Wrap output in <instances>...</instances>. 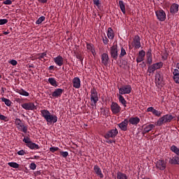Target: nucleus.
I'll list each match as a JSON object with an SVG mask.
<instances>
[{"label":"nucleus","mask_w":179,"mask_h":179,"mask_svg":"<svg viewBox=\"0 0 179 179\" xmlns=\"http://www.w3.org/2000/svg\"><path fill=\"white\" fill-rule=\"evenodd\" d=\"M53 61L57 66H62L64 65V57L61 55H58L56 57H54Z\"/></svg>","instance_id":"15"},{"label":"nucleus","mask_w":179,"mask_h":179,"mask_svg":"<svg viewBox=\"0 0 179 179\" xmlns=\"http://www.w3.org/2000/svg\"><path fill=\"white\" fill-rule=\"evenodd\" d=\"M60 155H62V157H68L69 153L67 151H61Z\"/></svg>","instance_id":"43"},{"label":"nucleus","mask_w":179,"mask_h":179,"mask_svg":"<svg viewBox=\"0 0 179 179\" xmlns=\"http://www.w3.org/2000/svg\"><path fill=\"white\" fill-rule=\"evenodd\" d=\"M148 64H149V65H151L152 60V52H150V53L148 54Z\"/></svg>","instance_id":"40"},{"label":"nucleus","mask_w":179,"mask_h":179,"mask_svg":"<svg viewBox=\"0 0 179 179\" xmlns=\"http://www.w3.org/2000/svg\"><path fill=\"white\" fill-rule=\"evenodd\" d=\"M8 23V20L6 19H0V26H2L3 24H6Z\"/></svg>","instance_id":"45"},{"label":"nucleus","mask_w":179,"mask_h":179,"mask_svg":"<svg viewBox=\"0 0 179 179\" xmlns=\"http://www.w3.org/2000/svg\"><path fill=\"white\" fill-rule=\"evenodd\" d=\"M107 36L109 40H113L114 38V31L111 27L108 29Z\"/></svg>","instance_id":"27"},{"label":"nucleus","mask_w":179,"mask_h":179,"mask_svg":"<svg viewBox=\"0 0 179 179\" xmlns=\"http://www.w3.org/2000/svg\"><path fill=\"white\" fill-rule=\"evenodd\" d=\"M119 6L123 15H125L127 13V10H125V3H124L123 1H119Z\"/></svg>","instance_id":"29"},{"label":"nucleus","mask_w":179,"mask_h":179,"mask_svg":"<svg viewBox=\"0 0 179 179\" xmlns=\"http://www.w3.org/2000/svg\"><path fill=\"white\" fill-rule=\"evenodd\" d=\"M87 50L92 52V54L95 56L96 55V50H94V46L93 44L87 43Z\"/></svg>","instance_id":"26"},{"label":"nucleus","mask_w":179,"mask_h":179,"mask_svg":"<svg viewBox=\"0 0 179 179\" xmlns=\"http://www.w3.org/2000/svg\"><path fill=\"white\" fill-rule=\"evenodd\" d=\"M128 124H129L128 120L125 119L124 121L119 123L117 125L119 128L121 129V131H127L128 129Z\"/></svg>","instance_id":"14"},{"label":"nucleus","mask_w":179,"mask_h":179,"mask_svg":"<svg viewBox=\"0 0 179 179\" xmlns=\"http://www.w3.org/2000/svg\"><path fill=\"white\" fill-rule=\"evenodd\" d=\"M155 127H156V124H150L147 125L143 129L144 134H148V132H150V131H152V129L155 128Z\"/></svg>","instance_id":"25"},{"label":"nucleus","mask_w":179,"mask_h":179,"mask_svg":"<svg viewBox=\"0 0 179 179\" xmlns=\"http://www.w3.org/2000/svg\"><path fill=\"white\" fill-rule=\"evenodd\" d=\"M17 154L19 155V156H24V155H26V152L23 150H21L18 151Z\"/></svg>","instance_id":"50"},{"label":"nucleus","mask_w":179,"mask_h":179,"mask_svg":"<svg viewBox=\"0 0 179 179\" xmlns=\"http://www.w3.org/2000/svg\"><path fill=\"white\" fill-rule=\"evenodd\" d=\"M101 64H103V65H105V66H107V65H108V62L110 61V58L108 57V54L107 53H103L101 55Z\"/></svg>","instance_id":"16"},{"label":"nucleus","mask_w":179,"mask_h":179,"mask_svg":"<svg viewBox=\"0 0 179 179\" xmlns=\"http://www.w3.org/2000/svg\"><path fill=\"white\" fill-rule=\"evenodd\" d=\"M45 20V17L41 16L36 21V24H41V23H43V22H44Z\"/></svg>","instance_id":"38"},{"label":"nucleus","mask_w":179,"mask_h":179,"mask_svg":"<svg viewBox=\"0 0 179 179\" xmlns=\"http://www.w3.org/2000/svg\"><path fill=\"white\" fill-rule=\"evenodd\" d=\"M62 93H64V89L57 88L52 93V96L55 98L61 97L62 96Z\"/></svg>","instance_id":"19"},{"label":"nucleus","mask_w":179,"mask_h":179,"mask_svg":"<svg viewBox=\"0 0 179 179\" xmlns=\"http://www.w3.org/2000/svg\"><path fill=\"white\" fill-rule=\"evenodd\" d=\"M155 83L160 86V85H163V75L160 73H157L155 74Z\"/></svg>","instance_id":"17"},{"label":"nucleus","mask_w":179,"mask_h":179,"mask_svg":"<svg viewBox=\"0 0 179 179\" xmlns=\"http://www.w3.org/2000/svg\"><path fill=\"white\" fill-rule=\"evenodd\" d=\"M173 79L175 83H178L179 85V70L177 69H174L173 71Z\"/></svg>","instance_id":"21"},{"label":"nucleus","mask_w":179,"mask_h":179,"mask_svg":"<svg viewBox=\"0 0 179 179\" xmlns=\"http://www.w3.org/2000/svg\"><path fill=\"white\" fill-rule=\"evenodd\" d=\"M90 101L92 108H96L97 107V102L99 101V92L96 90V88H92L90 90Z\"/></svg>","instance_id":"2"},{"label":"nucleus","mask_w":179,"mask_h":179,"mask_svg":"<svg viewBox=\"0 0 179 179\" xmlns=\"http://www.w3.org/2000/svg\"><path fill=\"white\" fill-rule=\"evenodd\" d=\"M21 106L24 108V110H27V111H33L34 110H37L36 105L31 102L22 103Z\"/></svg>","instance_id":"9"},{"label":"nucleus","mask_w":179,"mask_h":179,"mask_svg":"<svg viewBox=\"0 0 179 179\" xmlns=\"http://www.w3.org/2000/svg\"><path fill=\"white\" fill-rule=\"evenodd\" d=\"M94 5H96L99 8L100 6V1L99 0H93Z\"/></svg>","instance_id":"52"},{"label":"nucleus","mask_w":179,"mask_h":179,"mask_svg":"<svg viewBox=\"0 0 179 179\" xmlns=\"http://www.w3.org/2000/svg\"><path fill=\"white\" fill-rule=\"evenodd\" d=\"M41 114L48 124H55L58 121V117L55 115H52L48 110L44 109L41 110Z\"/></svg>","instance_id":"1"},{"label":"nucleus","mask_w":179,"mask_h":179,"mask_svg":"<svg viewBox=\"0 0 179 179\" xmlns=\"http://www.w3.org/2000/svg\"><path fill=\"white\" fill-rule=\"evenodd\" d=\"M132 45L136 49H139L141 48V37H139V36H136L134 38Z\"/></svg>","instance_id":"13"},{"label":"nucleus","mask_w":179,"mask_h":179,"mask_svg":"<svg viewBox=\"0 0 179 179\" xmlns=\"http://www.w3.org/2000/svg\"><path fill=\"white\" fill-rule=\"evenodd\" d=\"M36 167H37V165H36L34 163H31L29 165V169L31 170H36Z\"/></svg>","instance_id":"48"},{"label":"nucleus","mask_w":179,"mask_h":179,"mask_svg":"<svg viewBox=\"0 0 179 179\" xmlns=\"http://www.w3.org/2000/svg\"><path fill=\"white\" fill-rule=\"evenodd\" d=\"M49 71H52V69H54V66H50L48 68Z\"/></svg>","instance_id":"57"},{"label":"nucleus","mask_w":179,"mask_h":179,"mask_svg":"<svg viewBox=\"0 0 179 179\" xmlns=\"http://www.w3.org/2000/svg\"><path fill=\"white\" fill-rule=\"evenodd\" d=\"M128 121L131 125H138V122H141V119L138 117H130Z\"/></svg>","instance_id":"23"},{"label":"nucleus","mask_w":179,"mask_h":179,"mask_svg":"<svg viewBox=\"0 0 179 179\" xmlns=\"http://www.w3.org/2000/svg\"><path fill=\"white\" fill-rule=\"evenodd\" d=\"M119 90V94L122 95V94H129L132 90V87L131 85H127L124 86H122L121 87H118Z\"/></svg>","instance_id":"6"},{"label":"nucleus","mask_w":179,"mask_h":179,"mask_svg":"<svg viewBox=\"0 0 179 179\" xmlns=\"http://www.w3.org/2000/svg\"><path fill=\"white\" fill-rule=\"evenodd\" d=\"M138 57H141L142 58H145V52L143 50H141L139 52H138Z\"/></svg>","instance_id":"51"},{"label":"nucleus","mask_w":179,"mask_h":179,"mask_svg":"<svg viewBox=\"0 0 179 179\" xmlns=\"http://www.w3.org/2000/svg\"><path fill=\"white\" fill-rule=\"evenodd\" d=\"M162 67H163V62H159L148 66V72L149 73H155V71L157 69H160V68H162Z\"/></svg>","instance_id":"5"},{"label":"nucleus","mask_w":179,"mask_h":179,"mask_svg":"<svg viewBox=\"0 0 179 179\" xmlns=\"http://www.w3.org/2000/svg\"><path fill=\"white\" fill-rule=\"evenodd\" d=\"M17 93H18V94H20L21 96H24L25 97H28V96H29V92H27L24 90H17Z\"/></svg>","instance_id":"31"},{"label":"nucleus","mask_w":179,"mask_h":179,"mask_svg":"<svg viewBox=\"0 0 179 179\" xmlns=\"http://www.w3.org/2000/svg\"><path fill=\"white\" fill-rule=\"evenodd\" d=\"M148 113H152L153 115H156V117H160L162 115V112L155 109L153 107H149L147 108Z\"/></svg>","instance_id":"18"},{"label":"nucleus","mask_w":179,"mask_h":179,"mask_svg":"<svg viewBox=\"0 0 179 179\" xmlns=\"http://www.w3.org/2000/svg\"><path fill=\"white\" fill-rule=\"evenodd\" d=\"M48 82L50 83V85H51V86H53L54 87H57L58 86L57 80L54 78H49Z\"/></svg>","instance_id":"30"},{"label":"nucleus","mask_w":179,"mask_h":179,"mask_svg":"<svg viewBox=\"0 0 179 179\" xmlns=\"http://www.w3.org/2000/svg\"><path fill=\"white\" fill-rule=\"evenodd\" d=\"M176 68L178 69L179 71V62L176 64Z\"/></svg>","instance_id":"58"},{"label":"nucleus","mask_w":179,"mask_h":179,"mask_svg":"<svg viewBox=\"0 0 179 179\" xmlns=\"http://www.w3.org/2000/svg\"><path fill=\"white\" fill-rule=\"evenodd\" d=\"M118 99H119L120 103H121V104H122L123 106L127 107V100H125V98H124L122 95L120 94L118 96Z\"/></svg>","instance_id":"32"},{"label":"nucleus","mask_w":179,"mask_h":179,"mask_svg":"<svg viewBox=\"0 0 179 179\" xmlns=\"http://www.w3.org/2000/svg\"><path fill=\"white\" fill-rule=\"evenodd\" d=\"M174 119V117L172 115L166 114L161 117L157 121V127H162L163 124H167V122H171V120Z\"/></svg>","instance_id":"3"},{"label":"nucleus","mask_w":179,"mask_h":179,"mask_svg":"<svg viewBox=\"0 0 179 179\" xmlns=\"http://www.w3.org/2000/svg\"><path fill=\"white\" fill-rule=\"evenodd\" d=\"M179 6L177 3H173L170 8V12L172 15H176L178 12Z\"/></svg>","instance_id":"24"},{"label":"nucleus","mask_w":179,"mask_h":179,"mask_svg":"<svg viewBox=\"0 0 179 179\" xmlns=\"http://www.w3.org/2000/svg\"><path fill=\"white\" fill-rule=\"evenodd\" d=\"M110 110L113 114L117 115L121 113V106L117 103V102H112L110 106Z\"/></svg>","instance_id":"8"},{"label":"nucleus","mask_w":179,"mask_h":179,"mask_svg":"<svg viewBox=\"0 0 179 179\" xmlns=\"http://www.w3.org/2000/svg\"><path fill=\"white\" fill-rule=\"evenodd\" d=\"M0 120L1 121H4L5 122H8V121H9V120L8 119V117L3 115H0Z\"/></svg>","instance_id":"41"},{"label":"nucleus","mask_w":179,"mask_h":179,"mask_svg":"<svg viewBox=\"0 0 179 179\" xmlns=\"http://www.w3.org/2000/svg\"><path fill=\"white\" fill-rule=\"evenodd\" d=\"M59 150V148L58 147H51L50 148V152H52V153H54L55 152H57Z\"/></svg>","instance_id":"42"},{"label":"nucleus","mask_w":179,"mask_h":179,"mask_svg":"<svg viewBox=\"0 0 179 179\" xmlns=\"http://www.w3.org/2000/svg\"><path fill=\"white\" fill-rule=\"evenodd\" d=\"M156 167L158 170H165L166 167V162L163 159H157L156 163Z\"/></svg>","instance_id":"11"},{"label":"nucleus","mask_w":179,"mask_h":179,"mask_svg":"<svg viewBox=\"0 0 179 179\" xmlns=\"http://www.w3.org/2000/svg\"><path fill=\"white\" fill-rule=\"evenodd\" d=\"M19 131H21L22 132H24V134H27V126H24L23 124L20 129H18Z\"/></svg>","instance_id":"39"},{"label":"nucleus","mask_w":179,"mask_h":179,"mask_svg":"<svg viewBox=\"0 0 179 179\" xmlns=\"http://www.w3.org/2000/svg\"><path fill=\"white\" fill-rule=\"evenodd\" d=\"M73 87L75 89H80V78L76 77L73 79Z\"/></svg>","instance_id":"22"},{"label":"nucleus","mask_w":179,"mask_h":179,"mask_svg":"<svg viewBox=\"0 0 179 179\" xmlns=\"http://www.w3.org/2000/svg\"><path fill=\"white\" fill-rule=\"evenodd\" d=\"M142 61H143V57H138L137 58H136V62L138 63V64H139V62H142Z\"/></svg>","instance_id":"54"},{"label":"nucleus","mask_w":179,"mask_h":179,"mask_svg":"<svg viewBox=\"0 0 179 179\" xmlns=\"http://www.w3.org/2000/svg\"><path fill=\"white\" fill-rule=\"evenodd\" d=\"M1 101H3V103H4L6 106H7V107H10V106H12V102L9 99L5 97H2L1 98Z\"/></svg>","instance_id":"33"},{"label":"nucleus","mask_w":179,"mask_h":179,"mask_svg":"<svg viewBox=\"0 0 179 179\" xmlns=\"http://www.w3.org/2000/svg\"><path fill=\"white\" fill-rule=\"evenodd\" d=\"M155 15L159 22H164L166 20V13L163 10H159L155 12Z\"/></svg>","instance_id":"10"},{"label":"nucleus","mask_w":179,"mask_h":179,"mask_svg":"<svg viewBox=\"0 0 179 179\" xmlns=\"http://www.w3.org/2000/svg\"><path fill=\"white\" fill-rule=\"evenodd\" d=\"M8 165L13 169H19V164L16 162H8Z\"/></svg>","instance_id":"37"},{"label":"nucleus","mask_w":179,"mask_h":179,"mask_svg":"<svg viewBox=\"0 0 179 179\" xmlns=\"http://www.w3.org/2000/svg\"><path fill=\"white\" fill-rule=\"evenodd\" d=\"M8 62H9V64L13 65V66H15V65H17V61H16L15 59H11Z\"/></svg>","instance_id":"46"},{"label":"nucleus","mask_w":179,"mask_h":179,"mask_svg":"<svg viewBox=\"0 0 179 179\" xmlns=\"http://www.w3.org/2000/svg\"><path fill=\"white\" fill-rule=\"evenodd\" d=\"M103 43L105 44V45H107L108 44V38H107V36L103 37L102 38Z\"/></svg>","instance_id":"49"},{"label":"nucleus","mask_w":179,"mask_h":179,"mask_svg":"<svg viewBox=\"0 0 179 179\" xmlns=\"http://www.w3.org/2000/svg\"><path fill=\"white\" fill-rule=\"evenodd\" d=\"M110 57L113 58V59H118V49L117 48V45H113L110 47Z\"/></svg>","instance_id":"12"},{"label":"nucleus","mask_w":179,"mask_h":179,"mask_svg":"<svg viewBox=\"0 0 179 179\" xmlns=\"http://www.w3.org/2000/svg\"><path fill=\"white\" fill-rule=\"evenodd\" d=\"M4 5H12V1L10 0H6L3 2Z\"/></svg>","instance_id":"53"},{"label":"nucleus","mask_w":179,"mask_h":179,"mask_svg":"<svg viewBox=\"0 0 179 179\" xmlns=\"http://www.w3.org/2000/svg\"><path fill=\"white\" fill-rule=\"evenodd\" d=\"M117 179H128V177L125 173L117 172Z\"/></svg>","instance_id":"35"},{"label":"nucleus","mask_w":179,"mask_h":179,"mask_svg":"<svg viewBox=\"0 0 179 179\" xmlns=\"http://www.w3.org/2000/svg\"><path fill=\"white\" fill-rule=\"evenodd\" d=\"M94 171L96 174V176H98V177H99L100 178H104V175L101 172V169L99 166L95 165L94 166Z\"/></svg>","instance_id":"20"},{"label":"nucleus","mask_w":179,"mask_h":179,"mask_svg":"<svg viewBox=\"0 0 179 179\" xmlns=\"http://www.w3.org/2000/svg\"><path fill=\"white\" fill-rule=\"evenodd\" d=\"M114 142L113 140H107L106 143H113Z\"/></svg>","instance_id":"56"},{"label":"nucleus","mask_w":179,"mask_h":179,"mask_svg":"<svg viewBox=\"0 0 179 179\" xmlns=\"http://www.w3.org/2000/svg\"><path fill=\"white\" fill-rule=\"evenodd\" d=\"M124 55H127V51H125V49H124V48H121L120 57H124Z\"/></svg>","instance_id":"44"},{"label":"nucleus","mask_w":179,"mask_h":179,"mask_svg":"<svg viewBox=\"0 0 179 179\" xmlns=\"http://www.w3.org/2000/svg\"><path fill=\"white\" fill-rule=\"evenodd\" d=\"M0 78H1V76H0Z\"/></svg>","instance_id":"60"},{"label":"nucleus","mask_w":179,"mask_h":179,"mask_svg":"<svg viewBox=\"0 0 179 179\" xmlns=\"http://www.w3.org/2000/svg\"><path fill=\"white\" fill-rule=\"evenodd\" d=\"M38 2H41V3H47L48 0H38Z\"/></svg>","instance_id":"55"},{"label":"nucleus","mask_w":179,"mask_h":179,"mask_svg":"<svg viewBox=\"0 0 179 179\" xmlns=\"http://www.w3.org/2000/svg\"><path fill=\"white\" fill-rule=\"evenodd\" d=\"M171 152H173V153H175L176 155V156H179V148H178L177 146L176 145H172L171 147Z\"/></svg>","instance_id":"36"},{"label":"nucleus","mask_w":179,"mask_h":179,"mask_svg":"<svg viewBox=\"0 0 179 179\" xmlns=\"http://www.w3.org/2000/svg\"><path fill=\"white\" fill-rule=\"evenodd\" d=\"M118 135V129L117 128L109 130L104 136L106 139H110V138H114Z\"/></svg>","instance_id":"7"},{"label":"nucleus","mask_w":179,"mask_h":179,"mask_svg":"<svg viewBox=\"0 0 179 179\" xmlns=\"http://www.w3.org/2000/svg\"><path fill=\"white\" fill-rule=\"evenodd\" d=\"M3 34H5L6 36L7 34H9V32L6 31V32L3 33Z\"/></svg>","instance_id":"59"},{"label":"nucleus","mask_w":179,"mask_h":179,"mask_svg":"<svg viewBox=\"0 0 179 179\" xmlns=\"http://www.w3.org/2000/svg\"><path fill=\"white\" fill-rule=\"evenodd\" d=\"M171 164H179V157L175 156L169 159Z\"/></svg>","instance_id":"28"},{"label":"nucleus","mask_w":179,"mask_h":179,"mask_svg":"<svg viewBox=\"0 0 179 179\" xmlns=\"http://www.w3.org/2000/svg\"><path fill=\"white\" fill-rule=\"evenodd\" d=\"M38 55H39V57H38V59H43V58L47 56V53L43 52V53H40Z\"/></svg>","instance_id":"47"},{"label":"nucleus","mask_w":179,"mask_h":179,"mask_svg":"<svg viewBox=\"0 0 179 179\" xmlns=\"http://www.w3.org/2000/svg\"><path fill=\"white\" fill-rule=\"evenodd\" d=\"M15 122V124L17 125V129H20V128H22V126L24 125L23 122H22V120L19 118H16Z\"/></svg>","instance_id":"34"},{"label":"nucleus","mask_w":179,"mask_h":179,"mask_svg":"<svg viewBox=\"0 0 179 179\" xmlns=\"http://www.w3.org/2000/svg\"><path fill=\"white\" fill-rule=\"evenodd\" d=\"M22 141L27 144V148H29L31 150L40 149V146L36 143L31 142V140L29 137H25L23 138Z\"/></svg>","instance_id":"4"}]
</instances>
